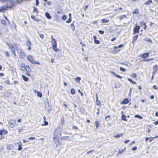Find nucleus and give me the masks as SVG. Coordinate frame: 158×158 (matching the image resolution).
<instances>
[{"label": "nucleus", "mask_w": 158, "mask_h": 158, "mask_svg": "<svg viewBox=\"0 0 158 158\" xmlns=\"http://www.w3.org/2000/svg\"><path fill=\"white\" fill-rule=\"evenodd\" d=\"M54 134V135H56V137H54V139L56 137H57V139H56L55 140V142L56 143H57L58 144L60 145H62V143L60 142L59 137L61 136V130L60 128H57L55 131Z\"/></svg>", "instance_id": "f257e3e1"}, {"label": "nucleus", "mask_w": 158, "mask_h": 158, "mask_svg": "<svg viewBox=\"0 0 158 158\" xmlns=\"http://www.w3.org/2000/svg\"><path fill=\"white\" fill-rule=\"evenodd\" d=\"M23 1H25V0H8L7 2H10L12 6H14L18 4L21 3Z\"/></svg>", "instance_id": "f03ea898"}, {"label": "nucleus", "mask_w": 158, "mask_h": 158, "mask_svg": "<svg viewBox=\"0 0 158 158\" xmlns=\"http://www.w3.org/2000/svg\"><path fill=\"white\" fill-rule=\"evenodd\" d=\"M16 50L18 52L19 56L22 58H23L25 56V55L23 51L20 49H17Z\"/></svg>", "instance_id": "7ed1b4c3"}, {"label": "nucleus", "mask_w": 158, "mask_h": 158, "mask_svg": "<svg viewBox=\"0 0 158 158\" xmlns=\"http://www.w3.org/2000/svg\"><path fill=\"white\" fill-rule=\"evenodd\" d=\"M140 28V27L138 25H136L135 27H134L133 34L134 35L137 33H139Z\"/></svg>", "instance_id": "20e7f679"}, {"label": "nucleus", "mask_w": 158, "mask_h": 158, "mask_svg": "<svg viewBox=\"0 0 158 158\" xmlns=\"http://www.w3.org/2000/svg\"><path fill=\"white\" fill-rule=\"evenodd\" d=\"M9 8V6L7 5H4L0 7V12H3L4 10H6Z\"/></svg>", "instance_id": "39448f33"}, {"label": "nucleus", "mask_w": 158, "mask_h": 158, "mask_svg": "<svg viewBox=\"0 0 158 158\" xmlns=\"http://www.w3.org/2000/svg\"><path fill=\"white\" fill-rule=\"evenodd\" d=\"M9 124L10 127L12 128L15 124V121L14 120H11L9 122Z\"/></svg>", "instance_id": "423d86ee"}, {"label": "nucleus", "mask_w": 158, "mask_h": 158, "mask_svg": "<svg viewBox=\"0 0 158 158\" xmlns=\"http://www.w3.org/2000/svg\"><path fill=\"white\" fill-rule=\"evenodd\" d=\"M8 132L6 130L3 128L0 130V135L2 136L3 135H6L7 134Z\"/></svg>", "instance_id": "0eeeda50"}, {"label": "nucleus", "mask_w": 158, "mask_h": 158, "mask_svg": "<svg viewBox=\"0 0 158 158\" xmlns=\"http://www.w3.org/2000/svg\"><path fill=\"white\" fill-rule=\"evenodd\" d=\"M10 95L11 93L9 91H7L5 92H4L3 94L4 96L6 98L9 97L10 96Z\"/></svg>", "instance_id": "6e6552de"}, {"label": "nucleus", "mask_w": 158, "mask_h": 158, "mask_svg": "<svg viewBox=\"0 0 158 158\" xmlns=\"http://www.w3.org/2000/svg\"><path fill=\"white\" fill-rule=\"evenodd\" d=\"M129 103V100L127 98L124 99L121 102V104H126Z\"/></svg>", "instance_id": "1a4fd4ad"}, {"label": "nucleus", "mask_w": 158, "mask_h": 158, "mask_svg": "<svg viewBox=\"0 0 158 158\" xmlns=\"http://www.w3.org/2000/svg\"><path fill=\"white\" fill-rule=\"evenodd\" d=\"M27 58V60L32 63L33 61L34 58L31 55H29Z\"/></svg>", "instance_id": "9d476101"}, {"label": "nucleus", "mask_w": 158, "mask_h": 158, "mask_svg": "<svg viewBox=\"0 0 158 158\" xmlns=\"http://www.w3.org/2000/svg\"><path fill=\"white\" fill-rule=\"evenodd\" d=\"M110 73L111 74L114 75V76H115L116 77H117L118 78L121 79L122 78V77L121 76H120V75L118 74H116V73L113 71H110Z\"/></svg>", "instance_id": "9b49d317"}, {"label": "nucleus", "mask_w": 158, "mask_h": 158, "mask_svg": "<svg viewBox=\"0 0 158 158\" xmlns=\"http://www.w3.org/2000/svg\"><path fill=\"white\" fill-rule=\"evenodd\" d=\"M14 147V146L12 144H9L6 145V148L9 150H11L13 149Z\"/></svg>", "instance_id": "f8f14e48"}, {"label": "nucleus", "mask_w": 158, "mask_h": 158, "mask_svg": "<svg viewBox=\"0 0 158 158\" xmlns=\"http://www.w3.org/2000/svg\"><path fill=\"white\" fill-rule=\"evenodd\" d=\"M96 104L97 105L100 106L101 104V103L100 101L98 100V94H96Z\"/></svg>", "instance_id": "ddd939ff"}, {"label": "nucleus", "mask_w": 158, "mask_h": 158, "mask_svg": "<svg viewBox=\"0 0 158 158\" xmlns=\"http://www.w3.org/2000/svg\"><path fill=\"white\" fill-rule=\"evenodd\" d=\"M31 19L33 20L34 21L36 22H39L40 21V19L36 17H35V16L33 15H31Z\"/></svg>", "instance_id": "4468645a"}, {"label": "nucleus", "mask_w": 158, "mask_h": 158, "mask_svg": "<svg viewBox=\"0 0 158 158\" xmlns=\"http://www.w3.org/2000/svg\"><path fill=\"white\" fill-rule=\"evenodd\" d=\"M153 2L152 0H148L144 3L143 4L144 5H148L152 3Z\"/></svg>", "instance_id": "2eb2a0df"}, {"label": "nucleus", "mask_w": 158, "mask_h": 158, "mask_svg": "<svg viewBox=\"0 0 158 158\" xmlns=\"http://www.w3.org/2000/svg\"><path fill=\"white\" fill-rule=\"evenodd\" d=\"M45 15L46 17L48 19H50L52 18L51 16L48 12H45Z\"/></svg>", "instance_id": "dca6fc26"}, {"label": "nucleus", "mask_w": 158, "mask_h": 158, "mask_svg": "<svg viewBox=\"0 0 158 158\" xmlns=\"http://www.w3.org/2000/svg\"><path fill=\"white\" fill-rule=\"evenodd\" d=\"M52 48H53V51L56 52L58 51L59 50L57 48V44L56 45L52 44Z\"/></svg>", "instance_id": "f3484780"}, {"label": "nucleus", "mask_w": 158, "mask_h": 158, "mask_svg": "<svg viewBox=\"0 0 158 158\" xmlns=\"http://www.w3.org/2000/svg\"><path fill=\"white\" fill-rule=\"evenodd\" d=\"M127 116L124 114H122L121 115V120L125 121H127V119H126Z\"/></svg>", "instance_id": "a211bd4d"}, {"label": "nucleus", "mask_w": 158, "mask_h": 158, "mask_svg": "<svg viewBox=\"0 0 158 158\" xmlns=\"http://www.w3.org/2000/svg\"><path fill=\"white\" fill-rule=\"evenodd\" d=\"M25 70L27 72H30L31 71V70L30 67L27 65L26 66Z\"/></svg>", "instance_id": "6ab92c4d"}, {"label": "nucleus", "mask_w": 158, "mask_h": 158, "mask_svg": "<svg viewBox=\"0 0 158 158\" xmlns=\"http://www.w3.org/2000/svg\"><path fill=\"white\" fill-rule=\"evenodd\" d=\"M144 40L146 41H147L148 43H149L151 44L152 43V41L151 40L150 38H145L144 39Z\"/></svg>", "instance_id": "aec40b11"}, {"label": "nucleus", "mask_w": 158, "mask_h": 158, "mask_svg": "<svg viewBox=\"0 0 158 158\" xmlns=\"http://www.w3.org/2000/svg\"><path fill=\"white\" fill-rule=\"evenodd\" d=\"M149 55V53L148 52H145L142 54V57L145 58L148 57Z\"/></svg>", "instance_id": "412c9836"}, {"label": "nucleus", "mask_w": 158, "mask_h": 158, "mask_svg": "<svg viewBox=\"0 0 158 158\" xmlns=\"http://www.w3.org/2000/svg\"><path fill=\"white\" fill-rule=\"evenodd\" d=\"M22 144L21 142H20L19 143L18 145V147L17 148V149L18 151H20L22 149Z\"/></svg>", "instance_id": "4be33fe9"}, {"label": "nucleus", "mask_w": 158, "mask_h": 158, "mask_svg": "<svg viewBox=\"0 0 158 158\" xmlns=\"http://www.w3.org/2000/svg\"><path fill=\"white\" fill-rule=\"evenodd\" d=\"M69 136H64L60 138V139L63 140H65L69 139Z\"/></svg>", "instance_id": "5701e85b"}, {"label": "nucleus", "mask_w": 158, "mask_h": 158, "mask_svg": "<svg viewBox=\"0 0 158 158\" xmlns=\"http://www.w3.org/2000/svg\"><path fill=\"white\" fill-rule=\"evenodd\" d=\"M23 80L25 81H28L29 78L25 75H23L22 76Z\"/></svg>", "instance_id": "b1692460"}, {"label": "nucleus", "mask_w": 158, "mask_h": 158, "mask_svg": "<svg viewBox=\"0 0 158 158\" xmlns=\"http://www.w3.org/2000/svg\"><path fill=\"white\" fill-rule=\"evenodd\" d=\"M79 110H80V112L81 114H85V110L84 109V108H83L82 107H81L80 108Z\"/></svg>", "instance_id": "393cba45"}, {"label": "nucleus", "mask_w": 158, "mask_h": 158, "mask_svg": "<svg viewBox=\"0 0 158 158\" xmlns=\"http://www.w3.org/2000/svg\"><path fill=\"white\" fill-rule=\"evenodd\" d=\"M25 66L24 64H22L21 65V69L23 71L25 70Z\"/></svg>", "instance_id": "a878e982"}, {"label": "nucleus", "mask_w": 158, "mask_h": 158, "mask_svg": "<svg viewBox=\"0 0 158 158\" xmlns=\"http://www.w3.org/2000/svg\"><path fill=\"white\" fill-rule=\"evenodd\" d=\"M123 134L121 133V134H117L116 135H114V137L118 139L120 137L123 136Z\"/></svg>", "instance_id": "bb28decb"}, {"label": "nucleus", "mask_w": 158, "mask_h": 158, "mask_svg": "<svg viewBox=\"0 0 158 158\" xmlns=\"http://www.w3.org/2000/svg\"><path fill=\"white\" fill-rule=\"evenodd\" d=\"M64 117H62L60 121L61 124V125H63L64 124Z\"/></svg>", "instance_id": "cd10ccee"}, {"label": "nucleus", "mask_w": 158, "mask_h": 158, "mask_svg": "<svg viewBox=\"0 0 158 158\" xmlns=\"http://www.w3.org/2000/svg\"><path fill=\"white\" fill-rule=\"evenodd\" d=\"M6 44L11 49L12 48H13V47H14L11 44H10L8 42H6Z\"/></svg>", "instance_id": "c85d7f7f"}, {"label": "nucleus", "mask_w": 158, "mask_h": 158, "mask_svg": "<svg viewBox=\"0 0 158 158\" xmlns=\"http://www.w3.org/2000/svg\"><path fill=\"white\" fill-rule=\"evenodd\" d=\"M47 112L48 113H50V111L52 110V108L50 105H48L47 107Z\"/></svg>", "instance_id": "c756f323"}, {"label": "nucleus", "mask_w": 158, "mask_h": 158, "mask_svg": "<svg viewBox=\"0 0 158 158\" xmlns=\"http://www.w3.org/2000/svg\"><path fill=\"white\" fill-rule=\"evenodd\" d=\"M25 44L27 46H31V42L30 40H27Z\"/></svg>", "instance_id": "7c9ffc66"}, {"label": "nucleus", "mask_w": 158, "mask_h": 158, "mask_svg": "<svg viewBox=\"0 0 158 158\" xmlns=\"http://www.w3.org/2000/svg\"><path fill=\"white\" fill-rule=\"evenodd\" d=\"M75 21H74L71 24V29H72V30L73 31H74L75 30V27L74 25V22Z\"/></svg>", "instance_id": "2f4dec72"}, {"label": "nucleus", "mask_w": 158, "mask_h": 158, "mask_svg": "<svg viewBox=\"0 0 158 158\" xmlns=\"http://www.w3.org/2000/svg\"><path fill=\"white\" fill-rule=\"evenodd\" d=\"M37 96L38 97L41 98L42 97V94L40 91H37L36 93Z\"/></svg>", "instance_id": "473e14b6"}, {"label": "nucleus", "mask_w": 158, "mask_h": 158, "mask_svg": "<svg viewBox=\"0 0 158 158\" xmlns=\"http://www.w3.org/2000/svg\"><path fill=\"white\" fill-rule=\"evenodd\" d=\"M114 50L113 51V53L114 54L117 53L119 52L120 51V49L119 48H117V49H114Z\"/></svg>", "instance_id": "72a5a7b5"}, {"label": "nucleus", "mask_w": 158, "mask_h": 158, "mask_svg": "<svg viewBox=\"0 0 158 158\" xmlns=\"http://www.w3.org/2000/svg\"><path fill=\"white\" fill-rule=\"evenodd\" d=\"M3 83H6L9 85H11L10 83V82L9 80L7 79H6V78H5V80L3 81Z\"/></svg>", "instance_id": "f704fd0d"}, {"label": "nucleus", "mask_w": 158, "mask_h": 158, "mask_svg": "<svg viewBox=\"0 0 158 158\" xmlns=\"http://www.w3.org/2000/svg\"><path fill=\"white\" fill-rule=\"evenodd\" d=\"M126 147H125L122 150L119 149V151H118V154H122L123 152L124 151H125L126 150Z\"/></svg>", "instance_id": "c9c22d12"}, {"label": "nucleus", "mask_w": 158, "mask_h": 158, "mask_svg": "<svg viewBox=\"0 0 158 158\" xmlns=\"http://www.w3.org/2000/svg\"><path fill=\"white\" fill-rule=\"evenodd\" d=\"M153 70L157 72V71L158 69V67L157 65L156 64L155 65L153 66Z\"/></svg>", "instance_id": "e433bc0d"}, {"label": "nucleus", "mask_w": 158, "mask_h": 158, "mask_svg": "<svg viewBox=\"0 0 158 158\" xmlns=\"http://www.w3.org/2000/svg\"><path fill=\"white\" fill-rule=\"evenodd\" d=\"M101 21L103 23H107L109 22V19H102Z\"/></svg>", "instance_id": "4c0bfd02"}, {"label": "nucleus", "mask_w": 158, "mask_h": 158, "mask_svg": "<svg viewBox=\"0 0 158 158\" xmlns=\"http://www.w3.org/2000/svg\"><path fill=\"white\" fill-rule=\"evenodd\" d=\"M124 45V44H120L118 45V46H114L113 47V49H117V48H121Z\"/></svg>", "instance_id": "58836bf2"}, {"label": "nucleus", "mask_w": 158, "mask_h": 158, "mask_svg": "<svg viewBox=\"0 0 158 158\" xmlns=\"http://www.w3.org/2000/svg\"><path fill=\"white\" fill-rule=\"evenodd\" d=\"M132 13L133 14L137 15L139 13V10L137 9L136 8L134 10Z\"/></svg>", "instance_id": "ea45409f"}, {"label": "nucleus", "mask_w": 158, "mask_h": 158, "mask_svg": "<svg viewBox=\"0 0 158 158\" xmlns=\"http://www.w3.org/2000/svg\"><path fill=\"white\" fill-rule=\"evenodd\" d=\"M134 117L135 118H139L140 119H142L143 118V117L142 116H140L138 114L135 115L134 116Z\"/></svg>", "instance_id": "a19ab883"}, {"label": "nucleus", "mask_w": 158, "mask_h": 158, "mask_svg": "<svg viewBox=\"0 0 158 158\" xmlns=\"http://www.w3.org/2000/svg\"><path fill=\"white\" fill-rule=\"evenodd\" d=\"M75 79V82H78L81 79V78L79 77H76Z\"/></svg>", "instance_id": "79ce46f5"}, {"label": "nucleus", "mask_w": 158, "mask_h": 158, "mask_svg": "<svg viewBox=\"0 0 158 158\" xmlns=\"http://www.w3.org/2000/svg\"><path fill=\"white\" fill-rule=\"evenodd\" d=\"M32 8L33 9V10L32 11L33 13H35L36 11H37V13H39V11H38V9L36 7H35V6H33Z\"/></svg>", "instance_id": "37998d69"}, {"label": "nucleus", "mask_w": 158, "mask_h": 158, "mask_svg": "<svg viewBox=\"0 0 158 158\" xmlns=\"http://www.w3.org/2000/svg\"><path fill=\"white\" fill-rule=\"evenodd\" d=\"M153 58H151L146 59L144 60V61L148 62L152 60H153Z\"/></svg>", "instance_id": "c03bdc74"}, {"label": "nucleus", "mask_w": 158, "mask_h": 158, "mask_svg": "<svg viewBox=\"0 0 158 158\" xmlns=\"http://www.w3.org/2000/svg\"><path fill=\"white\" fill-rule=\"evenodd\" d=\"M70 92L71 94L74 95L75 94V91L74 88H72L70 90Z\"/></svg>", "instance_id": "a18cd8bd"}, {"label": "nucleus", "mask_w": 158, "mask_h": 158, "mask_svg": "<svg viewBox=\"0 0 158 158\" xmlns=\"http://www.w3.org/2000/svg\"><path fill=\"white\" fill-rule=\"evenodd\" d=\"M110 115H107L106 116L105 118V119L106 121H108L110 120Z\"/></svg>", "instance_id": "49530a36"}, {"label": "nucleus", "mask_w": 158, "mask_h": 158, "mask_svg": "<svg viewBox=\"0 0 158 158\" xmlns=\"http://www.w3.org/2000/svg\"><path fill=\"white\" fill-rule=\"evenodd\" d=\"M32 64H37L38 65H40V62L36 61H33V62L31 63Z\"/></svg>", "instance_id": "de8ad7c7"}, {"label": "nucleus", "mask_w": 158, "mask_h": 158, "mask_svg": "<svg viewBox=\"0 0 158 158\" xmlns=\"http://www.w3.org/2000/svg\"><path fill=\"white\" fill-rule=\"evenodd\" d=\"M138 35H135V36H133V39L134 40V41H135L136 40H137L138 38Z\"/></svg>", "instance_id": "09e8293b"}, {"label": "nucleus", "mask_w": 158, "mask_h": 158, "mask_svg": "<svg viewBox=\"0 0 158 158\" xmlns=\"http://www.w3.org/2000/svg\"><path fill=\"white\" fill-rule=\"evenodd\" d=\"M11 50L12 52L14 54V55L15 56H16V55L15 53V48L13 47V48H11Z\"/></svg>", "instance_id": "8fccbe9b"}, {"label": "nucleus", "mask_w": 158, "mask_h": 158, "mask_svg": "<svg viewBox=\"0 0 158 158\" xmlns=\"http://www.w3.org/2000/svg\"><path fill=\"white\" fill-rule=\"evenodd\" d=\"M95 127L96 128H97L99 126V123L98 121H95Z\"/></svg>", "instance_id": "3c124183"}, {"label": "nucleus", "mask_w": 158, "mask_h": 158, "mask_svg": "<svg viewBox=\"0 0 158 158\" xmlns=\"http://www.w3.org/2000/svg\"><path fill=\"white\" fill-rule=\"evenodd\" d=\"M127 17V15H122L120 17V19L121 20L123 19L124 18H126Z\"/></svg>", "instance_id": "603ef678"}, {"label": "nucleus", "mask_w": 158, "mask_h": 158, "mask_svg": "<svg viewBox=\"0 0 158 158\" xmlns=\"http://www.w3.org/2000/svg\"><path fill=\"white\" fill-rule=\"evenodd\" d=\"M120 70L123 72H125L126 71V69L124 68L120 67L119 68Z\"/></svg>", "instance_id": "864d4df0"}, {"label": "nucleus", "mask_w": 158, "mask_h": 158, "mask_svg": "<svg viewBox=\"0 0 158 158\" xmlns=\"http://www.w3.org/2000/svg\"><path fill=\"white\" fill-rule=\"evenodd\" d=\"M12 26L14 27V28L16 29V24L15 23L13 22V21H12Z\"/></svg>", "instance_id": "5fc2aeb1"}, {"label": "nucleus", "mask_w": 158, "mask_h": 158, "mask_svg": "<svg viewBox=\"0 0 158 158\" xmlns=\"http://www.w3.org/2000/svg\"><path fill=\"white\" fill-rule=\"evenodd\" d=\"M140 24L141 27H143V26H144L146 25L145 23L143 21L140 22Z\"/></svg>", "instance_id": "6e6d98bb"}, {"label": "nucleus", "mask_w": 158, "mask_h": 158, "mask_svg": "<svg viewBox=\"0 0 158 158\" xmlns=\"http://www.w3.org/2000/svg\"><path fill=\"white\" fill-rule=\"evenodd\" d=\"M61 19L64 20H65L67 19V16L65 15H64L61 17Z\"/></svg>", "instance_id": "4d7b16f0"}, {"label": "nucleus", "mask_w": 158, "mask_h": 158, "mask_svg": "<svg viewBox=\"0 0 158 158\" xmlns=\"http://www.w3.org/2000/svg\"><path fill=\"white\" fill-rule=\"evenodd\" d=\"M72 20V18H69L66 21V23H70Z\"/></svg>", "instance_id": "13d9d810"}, {"label": "nucleus", "mask_w": 158, "mask_h": 158, "mask_svg": "<svg viewBox=\"0 0 158 158\" xmlns=\"http://www.w3.org/2000/svg\"><path fill=\"white\" fill-rule=\"evenodd\" d=\"M94 42L96 44H99L100 43V41L98 40H94Z\"/></svg>", "instance_id": "bf43d9fd"}, {"label": "nucleus", "mask_w": 158, "mask_h": 158, "mask_svg": "<svg viewBox=\"0 0 158 158\" xmlns=\"http://www.w3.org/2000/svg\"><path fill=\"white\" fill-rule=\"evenodd\" d=\"M136 76H137V75H136V74L135 73H132L131 75V77L133 78H135L136 77Z\"/></svg>", "instance_id": "052dcab7"}, {"label": "nucleus", "mask_w": 158, "mask_h": 158, "mask_svg": "<svg viewBox=\"0 0 158 158\" xmlns=\"http://www.w3.org/2000/svg\"><path fill=\"white\" fill-rule=\"evenodd\" d=\"M1 23L3 25H6V22L4 19H2L1 20Z\"/></svg>", "instance_id": "680f3d73"}, {"label": "nucleus", "mask_w": 158, "mask_h": 158, "mask_svg": "<svg viewBox=\"0 0 158 158\" xmlns=\"http://www.w3.org/2000/svg\"><path fill=\"white\" fill-rule=\"evenodd\" d=\"M48 122L46 121L45 120L44 121V123L43 124L41 125L42 126L44 125H47L48 124Z\"/></svg>", "instance_id": "e2e57ef3"}, {"label": "nucleus", "mask_w": 158, "mask_h": 158, "mask_svg": "<svg viewBox=\"0 0 158 158\" xmlns=\"http://www.w3.org/2000/svg\"><path fill=\"white\" fill-rule=\"evenodd\" d=\"M35 139V137H31L28 138V139L29 140H34Z\"/></svg>", "instance_id": "0e129e2a"}, {"label": "nucleus", "mask_w": 158, "mask_h": 158, "mask_svg": "<svg viewBox=\"0 0 158 158\" xmlns=\"http://www.w3.org/2000/svg\"><path fill=\"white\" fill-rule=\"evenodd\" d=\"M35 5L36 6H38L39 3V0H35Z\"/></svg>", "instance_id": "69168bd1"}, {"label": "nucleus", "mask_w": 158, "mask_h": 158, "mask_svg": "<svg viewBox=\"0 0 158 158\" xmlns=\"http://www.w3.org/2000/svg\"><path fill=\"white\" fill-rule=\"evenodd\" d=\"M98 32H99V33H100L101 34H102V35L104 33V31H103L101 30H99L98 31Z\"/></svg>", "instance_id": "338daca9"}, {"label": "nucleus", "mask_w": 158, "mask_h": 158, "mask_svg": "<svg viewBox=\"0 0 158 158\" xmlns=\"http://www.w3.org/2000/svg\"><path fill=\"white\" fill-rule=\"evenodd\" d=\"M39 36L42 39H43L44 38V35L43 34L39 33Z\"/></svg>", "instance_id": "774afa93"}]
</instances>
